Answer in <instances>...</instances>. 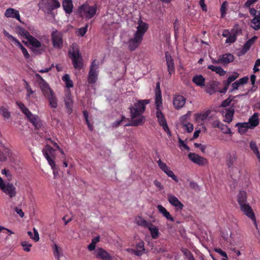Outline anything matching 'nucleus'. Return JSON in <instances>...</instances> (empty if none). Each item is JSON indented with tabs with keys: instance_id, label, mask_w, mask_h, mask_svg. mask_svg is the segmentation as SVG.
I'll use <instances>...</instances> for the list:
<instances>
[{
	"instance_id": "obj_1",
	"label": "nucleus",
	"mask_w": 260,
	"mask_h": 260,
	"mask_svg": "<svg viewBox=\"0 0 260 260\" xmlns=\"http://www.w3.org/2000/svg\"><path fill=\"white\" fill-rule=\"evenodd\" d=\"M16 32L18 35L21 36L26 39L29 44L31 46V50L36 55H40L45 52L47 46L42 44L37 38L31 36L29 32L21 26L16 27Z\"/></svg>"
},
{
	"instance_id": "obj_2",
	"label": "nucleus",
	"mask_w": 260,
	"mask_h": 260,
	"mask_svg": "<svg viewBox=\"0 0 260 260\" xmlns=\"http://www.w3.org/2000/svg\"><path fill=\"white\" fill-rule=\"evenodd\" d=\"M148 28V24L141 20L137 27V30L134 33L133 37L129 39L128 41V48L130 51L135 50L141 45Z\"/></svg>"
},
{
	"instance_id": "obj_3",
	"label": "nucleus",
	"mask_w": 260,
	"mask_h": 260,
	"mask_svg": "<svg viewBox=\"0 0 260 260\" xmlns=\"http://www.w3.org/2000/svg\"><path fill=\"white\" fill-rule=\"evenodd\" d=\"M68 56L75 69L80 70L83 68V60L77 44L73 43L71 46L68 51Z\"/></svg>"
},
{
	"instance_id": "obj_4",
	"label": "nucleus",
	"mask_w": 260,
	"mask_h": 260,
	"mask_svg": "<svg viewBox=\"0 0 260 260\" xmlns=\"http://www.w3.org/2000/svg\"><path fill=\"white\" fill-rule=\"evenodd\" d=\"M150 103L149 100H140L129 108L131 118L132 120L138 117L143 116L142 114L144 112L146 109V105Z\"/></svg>"
},
{
	"instance_id": "obj_5",
	"label": "nucleus",
	"mask_w": 260,
	"mask_h": 260,
	"mask_svg": "<svg viewBox=\"0 0 260 260\" xmlns=\"http://www.w3.org/2000/svg\"><path fill=\"white\" fill-rule=\"evenodd\" d=\"M99 61L93 59L89 67V71L87 75V82L90 84H94L98 78L99 72Z\"/></svg>"
},
{
	"instance_id": "obj_6",
	"label": "nucleus",
	"mask_w": 260,
	"mask_h": 260,
	"mask_svg": "<svg viewBox=\"0 0 260 260\" xmlns=\"http://www.w3.org/2000/svg\"><path fill=\"white\" fill-rule=\"evenodd\" d=\"M127 120H128V118H126L124 116L122 115L120 120H116L112 123V126L117 127L120 125H123L124 126H137L143 124L145 119L144 116H140L139 118L132 120L131 122L123 123L124 121H126Z\"/></svg>"
},
{
	"instance_id": "obj_7",
	"label": "nucleus",
	"mask_w": 260,
	"mask_h": 260,
	"mask_svg": "<svg viewBox=\"0 0 260 260\" xmlns=\"http://www.w3.org/2000/svg\"><path fill=\"white\" fill-rule=\"evenodd\" d=\"M51 37L53 47L56 49H62L63 46L62 34L56 29H53Z\"/></svg>"
},
{
	"instance_id": "obj_8",
	"label": "nucleus",
	"mask_w": 260,
	"mask_h": 260,
	"mask_svg": "<svg viewBox=\"0 0 260 260\" xmlns=\"http://www.w3.org/2000/svg\"><path fill=\"white\" fill-rule=\"evenodd\" d=\"M42 9L49 14H51L55 9L60 7V4L57 0H42L41 2Z\"/></svg>"
},
{
	"instance_id": "obj_9",
	"label": "nucleus",
	"mask_w": 260,
	"mask_h": 260,
	"mask_svg": "<svg viewBox=\"0 0 260 260\" xmlns=\"http://www.w3.org/2000/svg\"><path fill=\"white\" fill-rule=\"evenodd\" d=\"M0 189L9 198H13L16 196V188L12 183L5 182L4 181L0 184Z\"/></svg>"
},
{
	"instance_id": "obj_10",
	"label": "nucleus",
	"mask_w": 260,
	"mask_h": 260,
	"mask_svg": "<svg viewBox=\"0 0 260 260\" xmlns=\"http://www.w3.org/2000/svg\"><path fill=\"white\" fill-rule=\"evenodd\" d=\"M96 7L95 6H90L87 4H83L79 8L80 14L84 15L88 19L92 18L96 12Z\"/></svg>"
},
{
	"instance_id": "obj_11",
	"label": "nucleus",
	"mask_w": 260,
	"mask_h": 260,
	"mask_svg": "<svg viewBox=\"0 0 260 260\" xmlns=\"http://www.w3.org/2000/svg\"><path fill=\"white\" fill-rule=\"evenodd\" d=\"M162 109H156V117L159 124L162 127L169 137L171 136V133L168 125L167 120L161 112Z\"/></svg>"
},
{
	"instance_id": "obj_12",
	"label": "nucleus",
	"mask_w": 260,
	"mask_h": 260,
	"mask_svg": "<svg viewBox=\"0 0 260 260\" xmlns=\"http://www.w3.org/2000/svg\"><path fill=\"white\" fill-rule=\"evenodd\" d=\"M43 154L49 165L54 166L55 158V149L51 146L47 145L42 150Z\"/></svg>"
},
{
	"instance_id": "obj_13",
	"label": "nucleus",
	"mask_w": 260,
	"mask_h": 260,
	"mask_svg": "<svg viewBox=\"0 0 260 260\" xmlns=\"http://www.w3.org/2000/svg\"><path fill=\"white\" fill-rule=\"evenodd\" d=\"M44 96L47 99L51 108L56 109L58 106L57 99L56 97L54 92L50 88L42 91Z\"/></svg>"
},
{
	"instance_id": "obj_14",
	"label": "nucleus",
	"mask_w": 260,
	"mask_h": 260,
	"mask_svg": "<svg viewBox=\"0 0 260 260\" xmlns=\"http://www.w3.org/2000/svg\"><path fill=\"white\" fill-rule=\"evenodd\" d=\"M240 208L242 212H243V213L248 217L250 218L254 225L257 226L255 214L251 206L248 204H246L240 206Z\"/></svg>"
},
{
	"instance_id": "obj_15",
	"label": "nucleus",
	"mask_w": 260,
	"mask_h": 260,
	"mask_svg": "<svg viewBox=\"0 0 260 260\" xmlns=\"http://www.w3.org/2000/svg\"><path fill=\"white\" fill-rule=\"evenodd\" d=\"M188 157L191 161L199 166H202L208 164L207 159L194 153H188Z\"/></svg>"
},
{
	"instance_id": "obj_16",
	"label": "nucleus",
	"mask_w": 260,
	"mask_h": 260,
	"mask_svg": "<svg viewBox=\"0 0 260 260\" xmlns=\"http://www.w3.org/2000/svg\"><path fill=\"white\" fill-rule=\"evenodd\" d=\"M157 164L159 168L169 177H171L176 182H178L177 177L174 174L173 172L170 169V168L165 163L162 162L160 159H159L157 161Z\"/></svg>"
},
{
	"instance_id": "obj_17",
	"label": "nucleus",
	"mask_w": 260,
	"mask_h": 260,
	"mask_svg": "<svg viewBox=\"0 0 260 260\" xmlns=\"http://www.w3.org/2000/svg\"><path fill=\"white\" fill-rule=\"evenodd\" d=\"M127 250L132 254L140 256L145 253L144 242L141 241L137 243L135 248L128 249Z\"/></svg>"
},
{
	"instance_id": "obj_18",
	"label": "nucleus",
	"mask_w": 260,
	"mask_h": 260,
	"mask_svg": "<svg viewBox=\"0 0 260 260\" xmlns=\"http://www.w3.org/2000/svg\"><path fill=\"white\" fill-rule=\"evenodd\" d=\"M168 200L170 204L175 207L176 211H181L183 209V204L174 195L169 194Z\"/></svg>"
},
{
	"instance_id": "obj_19",
	"label": "nucleus",
	"mask_w": 260,
	"mask_h": 260,
	"mask_svg": "<svg viewBox=\"0 0 260 260\" xmlns=\"http://www.w3.org/2000/svg\"><path fill=\"white\" fill-rule=\"evenodd\" d=\"M173 105L176 109L182 108L185 105L186 99L181 95H175L173 98Z\"/></svg>"
},
{
	"instance_id": "obj_20",
	"label": "nucleus",
	"mask_w": 260,
	"mask_h": 260,
	"mask_svg": "<svg viewBox=\"0 0 260 260\" xmlns=\"http://www.w3.org/2000/svg\"><path fill=\"white\" fill-rule=\"evenodd\" d=\"M165 57L167 65L168 71L169 72V75H170V76H171L172 73H174L175 72L174 60L171 55L169 53V52H166L165 53Z\"/></svg>"
},
{
	"instance_id": "obj_21",
	"label": "nucleus",
	"mask_w": 260,
	"mask_h": 260,
	"mask_svg": "<svg viewBox=\"0 0 260 260\" xmlns=\"http://www.w3.org/2000/svg\"><path fill=\"white\" fill-rule=\"evenodd\" d=\"M11 151L7 147H4L0 151V161H6L8 159L12 161L13 159Z\"/></svg>"
},
{
	"instance_id": "obj_22",
	"label": "nucleus",
	"mask_w": 260,
	"mask_h": 260,
	"mask_svg": "<svg viewBox=\"0 0 260 260\" xmlns=\"http://www.w3.org/2000/svg\"><path fill=\"white\" fill-rule=\"evenodd\" d=\"M5 15L8 18H15L20 22H22L20 20V16L19 11L13 8L7 9L5 11Z\"/></svg>"
},
{
	"instance_id": "obj_23",
	"label": "nucleus",
	"mask_w": 260,
	"mask_h": 260,
	"mask_svg": "<svg viewBox=\"0 0 260 260\" xmlns=\"http://www.w3.org/2000/svg\"><path fill=\"white\" fill-rule=\"evenodd\" d=\"M96 257L102 260H113V257L106 250L102 248L97 249Z\"/></svg>"
},
{
	"instance_id": "obj_24",
	"label": "nucleus",
	"mask_w": 260,
	"mask_h": 260,
	"mask_svg": "<svg viewBox=\"0 0 260 260\" xmlns=\"http://www.w3.org/2000/svg\"><path fill=\"white\" fill-rule=\"evenodd\" d=\"M28 120L32 123L36 129H39L42 125V122L39 117L37 115L32 114V116L27 118Z\"/></svg>"
},
{
	"instance_id": "obj_25",
	"label": "nucleus",
	"mask_w": 260,
	"mask_h": 260,
	"mask_svg": "<svg viewBox=\"0 0 260 260\" xmlns=\"http://www.w3.org/2000/svg\"><path fill=\"white\" fill-rule=\"evenodd\" d=\"M35 76L42 92L50 88L49 84L45 81L40 74L37 73L35 75Z\"/></svg>"
},
{
	"instance_id": "obj_26",
	"label": "nucleus",
	"mask_w": 260,
	"mask_h": 260,
	"mask_svg": "<svg viewBox=\"0 0 260 260\" xmlns=\"http://www.w3.org/2000/svg\"><path fill=\"white\" fill-rule=\"evenodd\" d=\"M159 212L161 213L167 220L174 221V218L171 216L170 212L161 205H158L156 207Z\"/></svg>"
},
{
	"instance_id": "obj_27",
	"label": "nucleus",
	"mask_w": 260,
	"mask_h": 260,
	"mask_svg": "<svg viewBox=\"0 0 260 260\" xmlns=\"http://www.w3.org/2000/svg\"><path fill=\"white\" fill-rule=\"evenodd\" d=\"M53 255L57 260H60V258L63 255V251L61 247H59L55 242L51 245Z\"/></svg>"
},
{
	"instance_id": "obj_28",
	"label": "nucleus",
	"mask_w": 260,
	"mask_h": 260,
	"mask_svg": "<svg viewBox=\"0 0 260 260\" xmlns=\"http://www.w3.org/2000/svg\"><path fill=\"white\" fill-rule=\"evenodd\" d=\"M221 60V63L223 65H226L233 61L234 56L231 53H228L220 55Z\"/></svg>"
},
{
	"instance_id": "obj_29",
	"label": "nucleus",
	"mask_w": 260,
	"mask_h": 260,
	"mask_svg": "<svg viewBox=\"0 0 260 260\" xmlns=\"http://www.w3.org/2000/svg\"><path fill=\"white\" fill-rule=\"evenodd\" d=\"M62 5L66 13L69 14L72 13L73 8V5L72 0H63Z\"/></svg>"
},
{
	"instance_id": "obj_30",
	"label": "nucleus",
	"mask_w": 260,
	"mask_h": 260,
	"mask_svg": "<svg viewBox=\"0 0 260 260\" xmlns=\"http://www.w3.org/2000/svg\"><path fill=\"white\" fill-rule=\"evenodd\" d=\"M16 105L19 107L21 112L25 115L27 118H29L30 116H32V113L30 110L24 105L23 103L20 102H16Z\"/></svg>"
},
{
	"instance_id": "obj_31",
	"label": "nucleus",
	"mask_w": 260,
	"mask_h": 260,
	"mask_svg": "<svg viewBox=\"0 0 260 260\" xmlns=\"http://www.w3.org/2000/svg\"><path fill=\"white\" fill-rule=\"evenodd\" d=\"M237 160V156L236 154H230L226 156V164L229 168H232Z\"/></svg>"
},
{
	"instance_id": "obj_32",
	"label": "nucleus",
	"mask_w": 260,
	"mask_h": 260,
	"mask_svg": "<svg viewBox=\"0 0 260 260\" xmlns=\"http://www.w3.org/2000/svg\"><path fill=\"white\" fill-rule=\"evenodd\" d=\"M64 103L66 107L68 109V113L71 114L72 112L73 101L70 93H68L66 95Z\"/></svg>"
},
{
	"instance_id": "obj_33",
	"label": "nucleus",
	"mask_w": 260,
	"mask_h": 260,
	"mask_svg": "<svg viewBox=\"0 0 260 260\" xmlns=\"http://www.w3.org/2000/svg\"><path fill=\"white\" fill-rule=\"evenodd\" d=\"M192 82L195 83L197 85L203 87L205 86V79L201 75H196L192 78Z\"/></svg>"
},
{
	"instance_id": "obj_34",
	"label": "nucleus",
	"mask_w": 260,
	"mask_h": 260,
	"mask_svg": "<svg viewBox=\"0 0 260 260\" xmlns=\"http://www.w3.org/2000/svg\"><path fill=\"white\" fill-rule=\"evenodd\" d=\"M248 125L250 127H254L259 124L258 114L254 113L253 115L249 119Z\"/></svg>"
},
{
	"instance_id": "obj_35",
	"label": "nucleus",
	"mask_w": 260,
	"mask_h": 260,
	"mask_svg": "<svg viewBox=\"0 0 260 260\" xmlns=\"http://www.w3.org/2000/svg\"><path fill=\"white\" fill-rule=\"evenodd\" d=\"M207 69L215 72L220 76H223L226 74V71L220 67L209 65L208 66Z\"/></svg>"
},
{
	"instance_id": "obj_36",
	"label": "nucleus",
	"mask_w": 260,
	"mask_h": 260,
	"mask_svg": "<svg viewBox=\"0 0 260 260\" xmlns=\"http://www.w3.org/2000/svg\"><path fill=\"white\" fill-rule=\"evenodd\" d=\"M237 201L240 206L247 204V196L245 191H241L239 192L238 195Z\"/></svg>"
},
{
	"instance_id": "obj_37",
	"label": "nucleus",
	"mask_w": 260,
	"mask_h": 260,
	"mask_svg": "<svg viewBox=\"0 0 260 260\" xmlns=\"http://www.w3.org/2000/svg\"><path fill=\"white\" fill-rule=\"evenodd\" d=\"M238 32V30L237 29H232L231 33L225 40V43L231 44L234 43L237 40Z\"/></svg>"
},
{
	"instance_id": "obj_38",
	"label": "nucleus",
	"mask_w": 260,
	"mask_h": 260,
	"mask_svg": "<svg viewBox=\"0 0 260 260\" xmlns=\"http://www.w3.org/2000/svg\"><path fill=\"white\" fill-rule=\"evenodd\" d=\"M251 27L255 30L260 28V12H258L257 16L253 17L251 20Z\"/></svg>"
},
{
	"instance_id": "obj_39",
	"label": "nucleus",
	"mask_w": 260,
	"mask_h": 260,
	"mask_svg": "<svg viewBox=\"0 0 260 260\" xmlns=\"http://www.w3.org/2000/svg\"><path fill=\"white\" fill-rule=\"evenodd\" d=\"M148 229L150 231L151 236L153 239H156L158 237L159 235L158 229L154 226L152 223L151 224H149Z\"/></svg>"
},
{
	"instance_id": "obj_40",
	"label": "nucleus",
	"mask_w": 260,
	"mask_h": 260,
	"mask_svg": "<svg viewBox=\"0 0 260 260\" xmlns=\"http://www.w3.org/2000/svg\"><path fill=\"white\" fill-rule=\"evenodd\" d=\"M155 104L156 109H162L161 92H159L158 91L157 92H155Z\"/></svg>"
},
{
	"instance_id": "obj_41",
	"label": "nucleus",
	"mask_w": 260,
	"mask_h": 260,
	"mask_svg": "<svg viewBox=\"0 0 260 260\" xmlns=\"http://www.w3.org/2000/svg\"><path fill=\"white\" fill-rule=\"evenodd\" d=\"M234 109L233 107H230L226 111V113L225 115V119L224 120L225 122H227L228 123H230L233 119L234 113Z\"/></svg>"
},
{
	"instance_id": "obj_42",
	"label": "nucleus",
	"mask_w": 260,
	"mask_h": 260,
	"mask_svg": "<svg viewBox=\"0 0 260 260\" xmlns=\"http://www.w3.org/2000/svg\"><path fill=\"white\" fill-rule=\"evenodd\" d=\"M14 44L18 46L21 50L22 52L26 59H28L30 57V55L28 53L27 49L21 44L20 41L17 39Z\"/></svg>"
},
{
	"instance_id": "obj_43",
	"label": "nucleus",
	"mask_w": 260,
	"mask_h": 260,
	"mask_svg": "<svg viewBox=\"0 0 260 260\" xmlns=\"http://www.w3.org/2000/svg\"><path fill=\"white\" fill-rule=\"evenodd\" d=\"M219 82L216 81H211L208 84V86L209 87V89H207V92L210 93V94H212L215 91V88L218 86Z\"/></svg>"
},
{
	"instance_id": "obj_44",
	"label": "nucleus",
	"mask_w": 260,
	"mask_h": 260,
	"mask_svg": "<svg viewBox=\"0 0 260 260\" xmlns=\"http://www.w3.org/2000/svg\"><path fill=\"white\" fill-rule=\"evenodd\" d=\"M239 75L238 73L234 72L232 75L228 77L226 80L223 82V85L229 87L232 82L234 81L239 77Z\"/></svg>"
},
{
	"instance_id": "obj_45",
	"label": "nucleus",
	"mask_w": 260,
	"mask_h": 260,
	"mask_svg": "<svg viewBox=\"0 0 260 260\" xmlns=\"http://www.w3.org/2000/svg\"><path fill=\"white\" fill-rule=\"evenodd\" d=\"M257 37L255 36L252 37L251 39H249L244 45L243 49H244L245 51L248 50L252 46V45L257 40Z\"/></svg>"
},
{
	"instance_id": "obj_46",
	"label": "nucleus",
	"mask_w": 260,
	"mask_h": 260,
	"mask_svg": "<svg viewBox=\"0 0 260 260\" xmlns=\"http://www.w3.org/2000/svg\"><path fill=\"white\" fill-rule=\"evenodd\" d=\"M62 80L65 83L66 86L67 88H70L73 87V81L70 79V77L69 74H65L62 77Z\"/></svg>"
},
{
	"instance_id": "obj_47",
	"label": "nucleus",
	"mask_w": 260,
	"mask_h": 260,
	"mask_svg": "<svg viewBox=\"0 0 260 260\" xmlns=\"http://www.w3.org/2000/svg\"><path fill=\"white\" fill-rule=\"evenodd\" d=\"M236 126L238 127L239 133H243L246 132L247 128L250 127L248 123H237Z\"/></svg>"
},
{
	"instance_id": "obj_48",
	"label": "nucleus",
	"mask_w": 260,
	"mask_h": 260,
	"mask_svg": "<svg viewBox=\"0 0 260 260\" xmlns=\"http://www.w3.org/2000/svg\"><path fill=\"white\" fill-rule=\"evenodd\" d=\"M210 111H207L204 113H198L196 114L197 120L203 121L206 120L210 114Z\"/></svg>"
},
{
	"instance_id": "obj_49",
	"label": "nucleus",
	"mask_w": 260,
	"mask_h": 260,
	"mask_svg": "<svg viewBox=\"0 0 260 260\" xmlns=\"http://www.w3.org/2000/svg\"><path fill=\"white\" fill-rule=\"evenodd\" d=\"M181 251L187 258V260H195L192 253L188 249L183 248L181 249Z\"/></svg>"
},
{
	"instance_id": "obj_50",
	"label": "nucleus",
	"mask_w": 260,
	"mask_h": 260,
	"mask_svg": "<svg viewBox=\"0 0 260 260\" xmlns=\"http://www.w3.org/2000/svg\"><path fill=\"white\" fill-rule=\"evenodd\" d=\"M0 113L5 119H8L10 117V112L8 111V108L4 106L0 107Z\"/></svg>"
},
{
	"instance_id": "obj_51",
	"label": "nucleus",
	"mask_w": 260,
	"mask_h": 260,
	"mask_svg": "<svg viewBox=\"0 0 260 260\" xmlns=\"http://www.w3.org/2000/svg\"><path fill=\"white\" fill-rule=\"evenodd\" d=\"M228 6V3L226 1H224L222 3L221 8H220V12H221V17L223 18L227 10V7Z\"/></svg>"
},
{
	"instance_id": "obj_52",
	"label": "nucleus",
	"mask_w": 260,
	"mask_h": 260,
	"mask_svg": "<svg viewBox=\"0 0 260 260\" xmlns=\"http://www.w3.org/2000/svg\"><path fill=\"white\" fill-rule=\"evenodd\" d=\"M137 223L140 226H142L144 228H148L149 226V224H151V223L148 222L146 220L142 219L141 217L139 218V219L137 220Z\"/></svg>"
},
{
	"instance_id": "obj_53",
	"label": "nucleus",
	"mask_w": 260,
	"mask_h": 260,
	"mask_svg": "<svg viewBox=\"0 0 260 260\" xmlns=\"http://www.w3.org/2000/svg\"><path fill=\"white\" fill-rule=\"evenodd\" d=\"M21 246L23 247L24 251L29 252L30 251V247L32 246L31 244L28 242L27 241H24L21 243Z\"/></svg>"
},
{
	"instance_id": "obj_54",
	"label": "nucleus",
	"mask_w": 260,
	"mask_h": 260,
	"mask_svg": "<svg viewBox=\"0 0 260 260\" xmlns=\"http://www.w3.org/2000/svg\"><path fill=\"white\" fill-rule=\"evenodd\" d=\"M219 128L221 129V131L225 134H232L231 130L230 128H229L228 126L222 123V126H220Z\"/></svg>"
},
{
	"instance_id": "obj_55",
	"label": "nucleus",
	"mask_w": 260,
	"mask_h": 260,
	"mask_svg": "<svg viewBox=\"0 0 260 260\" xmlns=\"http://www.w3.org/2000/svg\"><path fill=\"white\" fill-rule=\"evenodd\" d=\"M249 146L251 150L253 151L254 153H258V148L256 146V143L254 141H251L250 142Z\"/></svg>"
},
{
	"instance_id": "obj_56",
	"label": "nucleus",
	"mask_w": 260,
	"mask_h": 260,
	"mask_svg": "<svg viewBox=\"0 0 260 260\" xmlns=\"http://www.w3.org/2000/svg\"><path fill=\"white\" fill-rule=\"evenodd\" d=\"M25 87L27 92V96L29 97L30 94L34 93V91L32 90L31 86L29 85L27 82L25 81Z\"/></svg>"
},
{
	"instance_id": "obj_57",
	"label": "nucleus",
	"mask_w": 260,
	"mask_h": 260,
	"mask_svg": "<svg viewBox=\"0 0 260 260\" xmlns=\"http://www.w3.org/2000/svg\"><path fill=\"white\" fill-rule=\"evenodd\" d=\"M3 33L4 35L8 38V39L12 42L13 43L17 40V38L13 37L12 35H10L8 32H7L6 30H4Z\"/></svg>"
},
{
	"instance_id": "obj_58",
	"label": "nucleus",
	"mask_w": 260,
	"mask_h": 260,
	"mask_svg": "<svg viewBox=\"0 0 260 260\" xmlns=\"http://www.w3.org/2000/svg\"><path fill=\"white\" fill-rule=\"evenodd\" d=\"M241 86L240 83L238 80L232 84V88L230 90V92H232L235 90H237L238 88Z\"/></svg>"
},
{
	"instance_id": "obj_59",
	"label": "nucleus",
	"mask_w": 260,
	"mask_h": 260,
	"mask_svg": "<svg viewBox=\"0 0 260 260\" xmlns=\"http://www.w3.org/2000/svg\"><path fill=\"white\" fill-rule=\"evenodd\" d=\"M87 24H86L84 27L80 28L78 31L79 35L81 37L84 36L87 31Z\"/></svg>"
},
{
	"instance_id": "obj_60",
	"label": "nucleus",
	"mask_w": 260,
	"mask_h": 260,
	"mask_svg": "<svg viewBox=\"0 0 260 260\" xmlns=\"http://www.w3.org/2000/svg\"><path fill=\"white\" fill-rule=\"evenodd\" d=\"M232 101H233L232 99L229 98L226 99V100H224L222 102V103L221 104V106L222 107H226L230 105V104H231V103L232 102Z\"/></svg>"
},
{
	"instance_id": "obj_61",
	"label": "nucleus",
	"mask_w": 260,
	"mask_h": 260,
	"mask_svg": "<svg viewBox=\"0 0 260 260\" xmlns=\"http://www.w3.org/2000/svg\"><path fill=\"white\" fill-rule=\"evenodd\" d=\"M2 174L3 175H5L9 180H11L12 175L11 174V172L8 170H7L6 169H3L2 171Z\"/></svg>"
},
{
	"instance_id": "obj_62",
	"label": "nucleus",
	"mask_w": 260,
	"mask_h": 260,
	"mask_svg": "<svg viewBox=\"0 0 260 260\" xmlns=\"http://www.w3.org/2000/svg\"><path fill=\"white\" fill-rule=\"evenodd\" d=\"M257 1V0H247L244 4V6L245 8H250V6L255 3Z\"/></svg>"
},
{
	"instance_id": "obj_63",
	"label": "nucleus",
	"mask_w": 260,
	"mask_h": 260,
	"mask_svg": "<svg viewBox=\"0 0 260 260\" xmlns=\"http://www.w3.org/2000/svg\"><path fill=\"white\" fill-rule=\"evenodd\" d=\"M184 126L185 127V129L188 133H191L193 129V126L190 123L184 124Z\"/></svg>"
},
{
	"instance_id": "obj_64",
	"label": "nucleus",
	"mask_w": 260,
	"mask_h": 260,
	"mask_svg": "<svg viewBox=\"0 0 260 260\" xmlns=\"http://www.w3.org/2000/svg\"><path fill=\"white\" fill-rule=\"evenodd\" d=\"M249 80V78L247 76L243 77V78L239 79L238 81L240 83L241 85H244L247 83Z\"/></svg>"
}]
</instances>
